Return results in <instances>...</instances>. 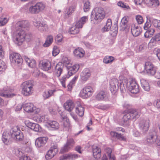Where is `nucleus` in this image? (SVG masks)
I'll return each mask as SVG.
<instances>
[{
	"label": "nucleus",
	"mask_w": 160,
	"mask_h": 160,
	"mask_svg": "<svg viewBox=\"0 0 160 160\" xmlns=\"http://www.w3.org/2000/svg\"><path fill=\"white\" fill-rule=\"evenodd\" d=\"M26 33L24 30H16L14 38L16 42L20 45L25 40Z\"/></svg>",
	"instance_id": "nucleus-4"
},
{
	"label": "nucleus",
	"mask_w": 160,
	"mask_h": 160,
	"mask_svg": "<svg viewBox=\"0 0 160 160\" xmlns=\"http://www.w3.org/2000/svg\"><path fill=\"white\" fill-rule=\"evenodd\" d=\"M75 9V7L73 6L70 7L66 10V13H65V16H67L70 15L73 12Z\"/></svg>",
	"instance_id": "nucleus-52"
},
{
	"label": "nucleus",
	"mask_w": 160,
	"mask_h": 160,
	"mask_svg": "<svg viewBox=\"0 0 160 160\" xmlns=\"http://www.w3.org/2000/svg\"><path fill=\"white\" fill-rule=\"evenodd\" d=\"M128 111L130 113L132 119H136L140 116V113L136 109L129 108L128 109Z\"/></svg>",
	"instance_id": "nucleus-21"
},
{
	"label": "nucleus",
	"mask_w": 160,
	"mask_h": 160,
	"mask_svg": "<svg viewBox=\"0 0 160 160\" xmlns=\"http://www.w3.org/2000/svg\"><path fill=\"white\" fill-rule=\"evenodd\" d=\"M33 24L39 29L41 30V31L42 30L43 31L44 30H46V29L48 28V25L45 22H41L39 21L36 20L33 22Z\"/></svg>",
	"instance_id": "nucleus-15"
},
{
	"label": "nucleus",
	"mask_w": 160,
	"mask_h": 160,
	"mask_svg": "<svg viewBox=\"0 0 160 160\" xmlns=\"http://www.w3.org/2000/svg\"><path fill=\"white\" fill-rule=\"evenodd\" d=\"M154 53L156 55L160 61V49L158 48H155L154 50Z\"/></svg>",
	"instance_id": "nucleus-64"
},
{
	"label": "nucleus",
	"mask_w": 160,
	"mask_h": 160,
	"mask_svg": "<svg viewBox=\"0 0 160 160\" xmlns=\"http://www.w3.org/2000/svg\"><path fill=\"white\" fill-rule=\"evenodd\" d=\"M75 111L76 113L80 117H82L84 114V108L81 105L79 102H77Z\"/></svg>",
	"instance_id": "nucleus-18"
},
{
	"label": "nucleus",
	"mask_w": 160,
	"mask_h": 160,
	"mask_svg": "<svg viewBox=\"0 0 160 160\" xmlns=\"http://www.w3.org/2000/svg\"><path fill=\"white\" fill-rule=\"evenodd\" d=\"M66 144L72 149L74 146L75 142L73 139L70 138L68 139Z\"/></svg>",
	"instance_id": "nucleus-49"
},
{
	"label": "nucleus",
	"mask_w": 160,
	"mask_h": 160,
	"mask_svg": "<svg viewBox=\"0 0 160 160\" xmlns=\"http://www.w3.org/2000/svg\"><path fill=\"white\" fill-rule=\"evenodd\" d=\"M115 60L114 57L110 56H106L103 59V62L106 64H108L112 63Z\"/></svg>",
	"instance_id": "nucleus-42"
},
{
	"label": "nucleus",
	"mask_w": 160,
	"mask_h": 160,
	"mask_svg": "<svg viewBox=\"0 0 160 160\" xmlns=\"http://www.w3.org/2000/svg\"><path fill=\"white\" fill-rule=\"evenodd\" d=\"M118 81L115 78L112 79L110 81L109 89L112 94H115L118 89Z\"/></svg>",
	"instance_id": "nucleus-8"
},
{
	"label": "nucleus",
	"mask_w": 160,
	"mask_h": 160,
	"mask_svg": "<svg viewBox=\"0 0 160 160\" xmlns=\"http://www.w3.org/2000/svg\"><path fill=\"white\" fill-rule=\"evenodd\" d=\"M28 127L32 129H33L36 132H40L42 130L41 126L38 124L29 122L28 124Z\"/></svg>",
	"instance_id": "nucleus-30"
},
{
	"label": "nucleus",
	"mask_w": 160,
	"mask_h": 160,
	"mask_svg": "<svg viewBox=\"0 0 160 160\" xmlns=\"http://www.w3.org/2000/svg\"><path fill=\"white\" fill-rule=\"evenodd\" d=\"M145 70L148 74L150 75H153L156 73V68L154 66L149 62L145 63Z\"/></svg>",
	"instance_id": "nucleus-9"
},
{
	"label": "nucleus",
	"mask_w": 160,
	"mask_h": 160,
	"mask_svg": "<svg viewBox=\"0 0 160 160\" xmlns=\"http://www.w3.org/2000/svg\"><path fill=\"white\" fill-rule=\"evenodd\" d=\"M79 65L78 64H76L72 66L71 68L72 72H72V73H75L78 71L79 68Z\"/></svg>",
	"instance_id": "nucleus-51"
},
{
	"label": "nucleus",
	"mask_w": 160,
	"mask_h": 160,
	"mask_svg": "<svg viewBox=\"0 0 160 160\" xmlns=\"http://www.w3.org/2000/svg\"><path fill=\"white\" fill-rule=\"evenodd\" d=\"M63 68V65L61 63H58L55 67V74L58 77L60 76Z\"/></svg>",
	"instance_id": "nucleus-26"
},
{
	"label": "nucleus",
	"mask_w": 160,
	"mask_h": 160,
	"mask_svg": "<svg viewBox=\"0 0 160 160\" xmlns=\"http://www.w3.org/2000/svg\"><path fill=\"white\" fill-rule=\"evenodd\" d=\"M88 16H84L80 18V20L77 22L75 26L79 29L82 28L83 24L88 21Z\"/></svg>",
	"instance_id": "nucleus-25"
},
{
	"label": "nucleus",
	"mask_w": 160,
	"mask_h": 160,
	"mask_svg": "<svg viewBox=\"0 0 160 160\" xmlns=\"http://www.w3.org/2000/svg\"><path fill=\"white\" fill-rule=\"evenodd\" d=\"M35 5L38 13L43 11L45 8V5L42 2H38Z\"/></svg>",
	"instance_id": "nucleus-41"
},
{
	"label": "nucleus",
	"mask_w": 160,
	"mask_h": 160,
	"mask_svg": "<svg viewBox=\"0 0 160 160\" xmlns=\"http://www.w3.org/2000/svg\"><path fill=\"white\" fill-rule=\"evenodd\" d=\"M29 26V23L27 21L22 20L19 21L16 24V29L24 30V29L28 27Z\"/></svg>",
	"instance_id": "nucleus-13"
},
{
	"label": "nucleus",
	"mask_w": 160,
	"mask_h": 160,
	"mask_svg": "<svg viewBox=\"0 0 160 160\" xmlns=\"http://www.w3.org/2000/svg\"><path fill=\"white\" fill-rule=\"evenodd\" d=\"M160 41V33L156 34L154 36L152 37L150 41V42L153 43L155 41Z\"/></svg>",
	"instance_id": "nucleus-53"
},
{
	"label": "nucleus",
	"mask_w": 160,
	"mask_h": 160,
	"mask_svg": "<svg viewBox=\"0 0 160 160\" xmlns=\"http://www.w3.org/2000/svg\"><path fill=\"white\" fill-rule=\"evenodd\" d=\"M24 110L26 112L28 113L32 112L35 111V113H38L40 111V109L36 108L32 103H26L23 105Z\"/></svg>",
	"instance_id": "nucleus-6"
},
{
	"label": "nucleus",
	"mask_w": 160,
	"mask_h": 160,
	"mask_svg": "<svg viewBox=\"0 0 160 160\" xmlns=\"http://www.w3.org/2000/svg\"><path fill=\"white\" fill-rule=\"evenodd\" d=\"M21 131L20 129H18V128L17 126H14L11 129V135L12 138H15V137L18 135V134H20V133L21 132Z\"/></svg>",
	"instance_id": "nucleus-38"
},
{
	"label": "nucleus",
	"mask_w": 160,
	"mask_h": 160,
	"mask_svg": "<svg viewBox=\"0 0 160 160\" xmlns=\"http://www.w3.org/2000/svg\"><path fill=\"white\" fill-rule=\"evenodd\" d=\"M24 59L28 65L30 67L33 68L36 66V63L34 60L26 57H25Z\"/></svg>",
	"instance_id": "nucleus-36"
},
{
	"label": "nucleus",
	"mask_w": 160,
	"mask_h": 160,
	"mask_svg": "<svg viewBox=\"0 0 160 160\" xmlns=\"http://www.w3.org/2000/svg\"><path fill=\"white\" fill-rule=\"evenodd\" d=\"M48 139V138L46 137H39L37 138L35 140V146L38 148L42 147L46 144Z\"/></svg>",
	"instance_id": "nucleus-11"
},
{
	"label": "nucleus",
	"mask_w": 160,
	"mask_h": 160,
	"mask_svg": "<svg viewBox=\"0 0 160 160\" xmlns=\"http://www.w3.org/2000/svg\"><path fill=\"white\" fill-rule=\"evenodd\" d=\"M141 85L144 90L146 91H149L150 90V87L148 81L144 79L141 80Z\"/></svg>",
	"instance_id": "nucleus-35"
},
{
	"label": "nucleus",
	"mask_w": 160,
	"mask_h": 160,
	"mask_svg": "<svg viewBox=\"0 0 160 160\" xmlns=\"http://www.w3.org/2000/svg\"><path fill=\"white\" fill-rule=\"evenodd\" d=\"M68 155V158L72 159L77 158L79 157V155L77 154H70Z\"/></svg>",
	"instance_id": "nucleus-63"
},
{
	"label": "nucleus",
	"mask_w": 160,
	"mask_h": 160,
	"mask_svg": "<svg viewBox=\"0 0 160 160\" xmlns=\"http://www.w3.org/2000/svg\"><path fill=\"white\" fill-rule=\"evenodd\" d=\"M90 9L89 3L88 2H86L83 7V10L85 12H87Z\"/></svg>",
	"instance_id": "nucleus-59"
},
{
	"label": "nucleus",
	"mask_w": 160,
	"mask_h": 160,
	"mask_svg": "<svg viewBox=\"0 0 160 160\" xmlns=\"http://www.w3.org/2000/svg\"><path fill=\"white\" fill-rule=\"evenodd\" d=\"M146 3L149 6L154 7L158 6L159 4L158 0H145Z\"/></svg>",
	"instance_id": "nucleus-39"
},
{
	"label": "nucleus",
	"mask_w": 160,
	"mask_h": 160,
	"mask_svg": "<svg viewBox=\"0 0 160 160\" xmlns=\"http://www.w3.org/2000/svg\"><path fill=\"white\" fill-rule=\"evenodd\" d=\"M79 32V28L75 26L72 27L69 31V33L72 34H75L78 33Z\"/></svg>",
	"instance_id": "nucleus-46"
},
{
	"label": "nucleus",
	"mask_w": 160,
	"mask_h": 160,
	"mask_svg": "<svg viewBox=\"0 0 160 160\" xmlns=\"http://www.w3.org/2000/svg\"><path fill=\"white\" fill-rule=\"evenodd\" d=\"M136 19L138 23L139 24H141L143 22V20L142 17L140 15H137L136 16Z\"/></svg>",
	"instance_id": "nucleus-60"
},
{
	"label": "nucleus",
	"mask_w": 160,
	"mask_h": 160,
	"mask_svg": "<svg viewBox=\"0 0 160 160\" xmlns=\"http://www.w3.org/2000/svg\"><path fill=\"white\" fill-rule=\"evenodd\" d=\"M112 25V22L111 19H108L105 25L101 29L102 32H104L108 31L111 28Z\"/></svg>",
	"instance_id": "nucleus-34"
},
{
	"label": "nucleus",
	"mask_w": 160,
	"mask_h": 160,
	"mask_svg": "<svg viewBox=\"0 0 160 160\" xmlns=\"http://www.w3.org/2000/svg\"><path fill=\"white\" fill-rule=\"evenodd\" d=\"M94 91L93 88L89 86L84 87L80 91L79 96L83 99L88 98L93 94Z\"/></svg>",
	"instance_id": "nucleus-3"
},
{
	"label": "nucleus",
	"mask_w": 160,
	"mask_h": 160,
	"mask_svg": "<svg viewBox=\"0 0 160 160\" xmlns=\"http://www.w3.org/2000/svg\"><path fill=\"white\" fill-rule=\"evenodd\" d=\"M62 125L64 128L68 130L71 129L72 126L71 125L69 120L67 118H64L62 120Z\"/></svg>",
	"instance_id": "nucleus-33"
},
{
	"label": "nucleus",
	"mask_w": 160,
	"mask_h": 160,
	"mask_svg": "<svg viewBox=\"0 0 160 160\" xmlns=\"http://www.w3.org/2000/svg\"><path fill=\"white\" fill-rule=\"evenodd\" d=\"M58 150L57 145H53L52 146L49 150L47 152L45 155V158L47 160H49L52 158L58 153Z\"/></svg>",
	"instance_id": "nucleus-7"
},
{
	"label": "nucleus",
	"mask_w": 160,
	"mask_h": 160,
	"mask_svg": "<svg viewBox=\"0 0 160 160\" xmlns=\"http://www.w3.org/2000/svg\"><path fill=\"white\" fill-rule=\"evenodd\" d=\"M56 91L55 89L45 90L42 93V96L44 99H48L52 96Z\"/></svg>",
	"instance_id": "nucleus-29"
},
{
	"label": "nucleus",
	"mask_w": 160,
	"mask_h": 160,
	"mask_svg": "<svg viewBox=\"0 0 160 160\" xmlns=\"http://www.w3.org/2000/svg\"><path fill=\"white\" fill-rule=\"evenodd\" d=\"M10 59L11 62L19 64L22 62V59L20 54L17 53H13L10 55Z\"/></svg>",
	"instance_id": "nucleus-12"
},
{
	"label": "nucleus",
	"mask_w": 160,
	"mask_h": 160,
	"mask_svg": "<svg viewBox=\"0 0 160 160\" xmlns=\"http://www.w3.org/2000/svg\"><path fill=\"white\" fill-rule=\"evenodd\" d=\"M124 113H126L124 115L123 119L124 122L125 124H129L130 120L132 119L130 113L128 111V109L124 112Z\"/></svg>",
	"instance_id": "nucleus-37"
},
{
	"label": "nucleus",
	"mask_w": 160,
	"mask_h": 160,
	"mask_svg": "<svg viewBox=\"0 0 160 160\" xmlns=\"http://www.w3.org/2000/svg\"><path fill=\"white\" fill-rule=\"evenodd\" d=\"M12 90L7 89L6 88H4L3 90L0 91V95L6 98L12 97L15 95L12 93Z\"/></svg>",
	"instance_id": "nucleus-19"
},
{
	"label": "nucleus",
	"mask_w": 160,
	"mask_h": 160,
	"mask_svg": "<svg viewBox=\"0 0 160 160\" xmlns=\"http://www.w3.org/2000/svg\"><path fill=\"white\" fill-rule=\"evenodd\" d=\"M92 150L94 157L98 159L101 156V149L98 147L93 145L92 146Z\"/></svg>",
	"instance_id": "nucleus-17"
},
{
	"label": "nucleus",
	"mask_w": 160,
	"mask_h": 160,
	"mask_svg": "<svg viewBox=\"0 0 160 160\" xmlns=\"http://www.w3.org/2000/svg\"><path fill=\"white\" fill-rule=\"evenodd\" d=\"M91 74L90 70L88 68H86L81 73V78L82 81H86L90 78Z\"/></svg>",
	"instance_id": "nucleus-14"
},
{
	"label": "nucleus",
	"mask_w": 160,
	"mask_h": 160,
	"mask_svg": "<svg viewBox=\"0 0 160 160\" xmlns=\"http://www.w3.org/2000/svg\"><path fill=\"white\" fill-rule=\"evenodd\" d=\"M110 135L111 136L115 137L119 140L123 141H126V138L121 133H119L114 131H112L110 132Z\"/></svg>",
	"instance_id": "nucleus-32"
},
{
	"label": "nucleus",
	"mask_w": 160,
	"mask_h": 160,
	"mask_svg": "<svg viewBox=\"0 0 160 160\" xmlns=\"http://www.w3.org/2000/svg\"><path fill=\"white\" fill-rule=\"evenodd\" d=\"M49 117L47 115H38L36 117L34 118V120L38 122H47V123L49 120Z\"/></svg>",
	"instance_id": "nucleus-24"
},
{
	"label": "nucleus",
	"mask_w": 160,
	"mask_h": 160,
	"mask_svg": "<svg viewBox=\"0 0 160 160\" xmlns=\"http://www.w3.org/2000/svg\"><path fill=\"white\" fill-rule=\"evenodd\" d=\"M63 107L66 110L69 112H71L74 108L75 105L72 101L68 100L64 103Z\"/></svg>",
	"instance_id": "nucleus-16"
},
{
	"label": "nucleus",
	"mask_w": 160,
	"mask_h": 160,
	"mask_svg": "<svg viewBox=\"0 0 160 160\" xmlns=\"http://www.w3.org/2000/svg\"><path fill=\"white\" fill-rule=\"evenodd\" d=\"M17 141H22L23 139V135L22 132H21L20 134H18L15 137V138Z\"/></svg>",
	"instance_id": "nucleus-61"
},
{
	"label": "nucleus",
	"mask_w": 160,
	"mask_h": 160,
	"mask_svg": "<svg viewBox=\"0 0 160 160\" xmlns=\"http://www.w3.org/2000/svg\"><path fill=\"white\" fill-rule=\"evenodd\" d=\"M59 49L57 46H54L53 48V50L52 52V54L53 56H56L59 52Z\"/></svg>",
	"instance_id": "nucleus-54"
},
{
	"label": "nucleus",
	"mask_w": 160,
	"mask_h": 160,
	"mask_svg": "<svg viewBox=\"0 0 160 160\" xmlns=\"http://www.w3.org/2000/svg\"><path fill=\"white\" fill-rule=\"evenodd\" d=\"M37 8L36 5L34 6L31 5L29 8V12L33 14L38 13H39Z\"/></svg>",
	"instance_id": "nucleus-47"
},
{
	"label": "nucleus",
	"mask_w": 160,
	"mask_h": 160,
	"mask_svg": "<svg viewBox=\"0 0 160 160\" xmlns=\"http://www.w3.org/2000/svg\"><path fill=\"white\" fill-rule=\"evenodd\" d=\"M9 134L7 132H4L2 136V139L3 142L6 144L8 145L9 143L8 140Z\"/></svg>",
	"instance_id": "nucleus-43"
},
{
	"label": "nucleus",
	"mask_w": 160,
	"mask_h": 160,
	"mask_svg": "<svg viewBox=\"0 0 160 160\" xmlns=\"http://www.w3.org/2000/svg\"><path fill=\"white\" fill-rule=\"evenodd\" d=\"M8 21L6 18H0V26H2L6 24Z\"/></svg>",
	"instance_id": "nucleus-57"
},
{
	"label": "nucleus",
	"mask_w": 160,
	"mask_h": 160,
	"mask_svg": "<svg viewBox=\"0 0 160 160\" xmlns=\"http://www.w3.org/2000/svg\"><path fill=\"white\" fill-rule=\"evenodd\" d=\"M78 78V75H75L73 78L70 82L69 83L74 86L76 83V81L77 80Z\"/></svg>",
	"instance_id": "nucleus-62"
},
{
	"label": "nucleus",
	"mask_w": 160,
	"mask_h": 160,
	"mask_svg": "<svg viewBox=\"0 0 160 160\" xmlns=\"http://www.w3.org/2000/svg\"><path fill=\"white\" fill-rule=\"evenodd\" d=\"M41 68L45 71H48L51 68V62L48 60H44L42 63Z\"/></svg>",
	"instance_id": "nucleus-27"
},
{
	"label": "nucleus",
	"mask_w": 160,
	"mask_h": 160,
	"mask_svg": "<svg viewBox=\"0 0 160 160\" xmlns=\"http://www.w3.org/2000/svg\"><path fill=\"white\" fill-rule=\"evenodd\" d=\"M127 88L132 93L136 94L139 91V85L134 80H131L127 82Z\"/></svg>",
	"instance_id": "nucleus-5"
},
{
	"label": "nucleus",
	"mask_w": 160,
	"mask_h": 160,
	"mask_svg": "<svg viewBox=\"0 0 160 160\" xmlns=\"http://www.w3.org/2000/svg\"><path fill=\"white\" fill-rule=\"evenodd\" d=\"M72 75V72L68 71L67 74L63 75L62 77L59 79V80L62 87L64 88H66V81Z\"/></svg>",
	"instance_id": "nucleus-23"
},
{
	"label": "nucleus",
	"mask_w": 160,
	"mask_h": 160,
	"mask_svg": "<svg viewBox=\"0 0 160 160\" xmlns=\"http://www.w3.org/2000/svg\"><path fill=\"white\" fill-rule=\"evenodd\" d=\"M118 5L119 6H120L126 9H130V7L129 6L125 4L122 2H118Z\"/></svg>",
	"instance_id": "nucleus-56"
},
{
	"label": "nucleus",
	"mask_w": 160,
	"mask_h": 160,
	"mask_svg": "<svg viewBox=\"0 0 160 160\" xmlns=\"http://www.w3.org/2000/svg\"><path fill=\"white\" fill-rule=\"evenodd\" d=\"M58 107L57 105L51 106L48 108L49 112L52 114H55L57 113Z\"/></svg>",
	"instance_id": "nucleus-48"
},
{
	"label": "nucleus",
	"mask_w": 160,
	"mask_h": 160,
	"mask_svg": "<svg viewBox=\"0 0 160 160\" xmlns=\"http://www.w3.org/2000/svg\"><path fill=\"white\" fill-rule=\"evenodd\" d=\"M152 23L154 26L156 28H160V21L154 19L152 21Z\"/></svg>",
	"instance_id": "nucleus-58"
},
{
	"label": "nucleus",
	"mask_w": 160,
	"mask_h": 160,
	"mask_svg": "<svg viewBox=\"0 0 160 160\" xmlns=\"http://www.w3.org/2000/svg\"><path fill=\"white\" fill-rule=\"evenodd\" d=\"M141 28L138 26L133 24L131 27V31L132 35L134 37L139 36L141 32Z\"/></svg>",
	"instance_id": "nucleus-22"
},
{
	"label": "nucleus",
	"mask_w": 160,
	"mask_h": 160,
	"mask_svg": "<svg viewBox=\"0 0 160 160\" xmlns=\"http://www.w3.org/2000/svg\"><path fill=\"white\" fill-rule=\"evenodd\" d=\"M63 37L61 34H58L56 36L55 40L58 44L62 43L63 42Z\"/></svg>",
	"instance_id": "nucleus-50"
},
{
	"label": "nucleus",
	"mask_w": 160,
	"mask_h": 160,
	"mask_svg": "<svg viewBox=\"0 0 160 160\" xmlns=\"http://www.w3.org/2000/svg\"><path fill=\"white\" fill-rule=\"evenodd\" d=\"M74 56L77 58H81L83 57L85 52L83 49L78 47L76 48L73 52Z\"/></svg>",
	"instance_id": "nucleus-20"
},
{
	"label": "nucleus",
	"mask_w": 160,
	"mask_h": 160,
	"mask_svg": "<svg viewBox=\"0 0 160 160\" xmlns=\"http://www.w3.org/2000/svg\"><path fill=\"white\" fill-rule=\"evenodd\" d=\"M105 12L103 9L98 8L95 9V14L94 17L95 20L101 21L105 17Z\"/></svg>",
	"instance_id": "nucleus-10"
},
{
	"label": "nucleus",
	"mask_w": 160,
	"mask_h": 160,
	"mask_svg": "<svg viewBox=\"0 0 160 160\" xmlns=\"http://www.w3.org/2000/svg\"><path fill=\"white\" fill-rule=\"evenodd\" d=\"M53 37L52 35L48 36L45 42L43 44V46L45 47H49L53 41Z\"/></svg>",
	"instance_id": "nucleus-40"
},
{
	"label": "nucleus",
	"mask_w": 160,
	"mask_h": 160,
	"mask_svg": "<svg viewBox=\"0 0 160 160\" xmlns=\"http://www.w3.org/2000/svg\"><path fill=\"white\" fill-rule=\"evenodd\" d=\"M71 148L65 144L64 146L61 148V152L62 153L67 152L70 150Z\"/></svg>",
	"instance_id": "nucleus-55"
},
{
	"label": "nucleus",
	"mask_w": 160,
	"mask_h": 160,
	"mask_svg": "<svg viewBox=\"0 0 160 160\" xmlns=\"http://www.w3.org/2000/svg\"><path fill=\"white\" fill-rule=\"evenodd\" d=\"M155 32L154 30L150 28L145 33L144 36L145 38H148L152 36Z\"/></svg>",
	"instance_id": "nucleus-45"
},
{
	"label": "nucleus",
	"mask_w": 160,
	"mask_h": 160,
	"mask_svg": "<svg viewBox=\"0 0 160 160\" xmlns=\"http://www.w3.org/2000/svg\"><path fill=\"white\" fill-rule=\"evenodd\" d=\"M105 92L103 91H100L96 96V98L98 100H102L106 97Z\"/></svg>",
	"instance_id": "nucleus-44"
},
{
	"label": "nucleus",
	"mask_w": 160,
	"mask_h": 160,
	"mask_svg": "<svg viewBox=\"0 0 160 160\" xmlns=\"http://www.w3.org/2000/svg\"><path fill=\"white\" fill-rule=\"evenodd\" d=\"M33 83L32 81L28 80L24 81L21 84L22 94L24 96H29L33 93Z\"/></svg>",
	"instance_id": "nucleus-1"
},
{
	"label": "nucleus",
	"mask_w": 160,
	"mask_h": 160,
	"mask_svg": "<svg viewBox=\"0 0 160 160\" xmlns=\"http://www.w3.org/2000/svg\"><path fill=\"white\" fill-rule=\"evenodd\" d=\"M47 125L48 128H51L53 130L58 129L59 127V124L55 121H48L47 122Z\"/></svg>",
	"instance_id": "nucleus-28"
},
{
	"label": "nucleus",
	"mask_w": 160,
	"mask_h": 160,
	"mask_svg": "<svg viewBox=\"0 0 160 160\" xmlns=\"http://www.w3.org/2000/svg\"><path fill=\"white\" fill-rule=\"evenodd\" d=\"M150 120L148 119L142 120L140 123V126L143 131H148L149 127Z\"/></svg>",
	"instance_id": "nucleus-31"
},
{
	"label": "nucleus",
	"mask_w": 160,
	"mask_h": 160,
	"mask_svg": "<svg viewBox=\"0 0 160 160\" xmlns=\"http://www.w3.org/2000/svg\"><path fill=\"white\" fill-rule=\"evenodd\" d=\"M160 135L154 131L151 132L147 136V141L148 143L155 144L159 147H160V127H159Z\"/></svg>",
	"instance_id": "nucleus-2"
}]
</instances>
